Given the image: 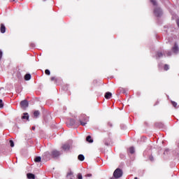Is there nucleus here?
I'll list each match as a JSON object with an SVG mask.
<instances>
[{"mask_svg": "<svg viewBox=\"0 0 179 179\" xmlns=\"http://www.w3.org/2000/svg\"><path fill=\"white\" fill-rule=\"evenodd\" d=\"M134 179H138V178H137V177H136V178H134Z\"/></svg>", "mask_w": 179, "mask_h": 179, "instance_id": "37", "label": "nucleus"}, {"mask_svg": "<svg viewBox=\"0 0 179 179\" xmlns=\"http://www.w3.org/2000/svg\"><path fill=\"white\" fill-rule=\"evenodd\" d=\"M77 178L83 179V175H81V173H78V175H77Z\"/></svg>", "mask_w": 179, "mask_h": 179, "instance_id": "27", "label": "nucleus"}, {"mask_svg": "<svg viewBox=\"0 0 179 179\" xmlns=\"http://www.w3.org/2000/svg\"><path fill=\"white\" fill-rule=\"evenodd\" d=\"M168 69H169V66L167 64H165V66H164V70L168 71Z\"/></svg>", "mask_w": 179, "mask_h": 179, "instance_id": "28", "label": "nucleus"}, {"mask_svg": "<svg viewBox=\"0 0 179 179\" xmlns=\"http://www.w3.org/2000/svg\"><path fill=\"white\" fill-rule=\"evenodd\" d=\"M30 80V74L27 73L24 75V80Z\"/></svg>", "mask_w": 179, "mask_h": 179, "instance_id": "19", "label": "nucleus"}, {"mask_svg": "<svg viewBox=\"0 0 179 179\" xmlns=\"http://www.w3.org/2000/svg\"><path fill=\"white\" fill-rule=\"evenodd\" d=\"M166 55H168V57L171 56V52H168V53H166Z\"/></svg>", "mask_w": 179, "mask_h": 179, "instance_id": "32", "label": "nucleus"}, {"mask_svg": "<svg viewBox=\"0 0 179 179\" xmlns=\"http://www.w3.org/2000/svg\"><path fill=\"white\" fill-rule=\"evenodd\" d=\"M45 74L46 76H50V71H49L48 69H46V70H45Z\"/></svg>", "mask_w": 179, "mask_h": 179, "instance_id": "23", "label": "nucleus"}, {"mask_svg": "<svg viewBox=\"0 0 179 179\" xmlns=\"http://www.w3.org/2000/svg\"><path fill=\"white\" fill-rule=\"evenodd\" d=\"M172 52H173V53H177L178 52V45L176 43L172 47Z\"/></svg>", "mask_w": 179, "mask_h": 179, "instance_id": "8", "label": "nucleus"}, {"mask_svg": "<svg viewBox=\"0 0 179 179\" xmlns=\"http://www.w3.org/2000/svg\"><path fill=\"white\" fill-rule=\"evenodd\" d=\"M3 101L0 99V108H3Z\"/></svg>", "mask_w": 179, "mask_h": 179, "instance_id": "26", "label": "nucleus"}, {"mask_svg": "<svg viewBox=\"0 0 179 179\" xmlns=\"http://www.w3.org/2000/svg\"><path fill=\"white\" fill-rule=\"evenodd\" d=\"M149 160L150 162H153V157H152V156L149 157Z\"/></svg>", "mask_w": 179, "mask_h": 179, "instance_id": "29", "label": "nucleus"}, {"mask_svg": "<svg viewBox=\"0 0 179 179\" xmlns=\"http://www.w3.org/2000/svg\"><path fill=\"white\" fill-rule=\"evenodd\" d=\"M171 103L172 104V106L177 107V102L171 101Z\"/></svg>", "mask_w": 179, "mask_h": 179, "instance_id": "25", "label": "nucleus"}, {"mask_svg": "<svg viewBox=\"0 0 179 179\" xmlns=\"http://www.w3.org/2000/svg\"><path fill=\"white\" fill-rule=\"evenodd\" d=\"M91 176H92L91 173H88V174H87V176H86V177H91Z\"/></svg>", "mask_w": 179, "mask_h": 179, "instance_id": "31", "label": "nucleus"}, {"mask_svg": "<svg viewBox=\"0 0 179 179\" xmlns=\"http://www.w3.org/2000/svg\"><path fill=\"white\" fill-rule=\"evenodd\" d=\"M50 156V157L52 158H56L59 157L60 153L59 151H57V150H52V152H50V155H49Z\"/></svg>", "mask_w": 179, "mask_h": 179, "instance_id": "3", "label": "nucleus"}, {"mask_svg": "<svg viewBox=\"0 0 179 179\" xmlns=\"http://www.w3.org/2000/svg\"><path fill=\"white\" fill-rule=\"evenodd\" d=\"M177 25L178 26L179 28V19L177 20Z\"/></svg>", "mask_w": 179, "mask_h": 179, "instance_id": "33", "label": "nucleus"}, {"mask_svg": "<svg viewBox=\"0 0 179 179\" xmlns=\"http://www.w3.org/2000/svg\"><path fill=\"white\" fill-rule=\"evenodd\" d=\"M164 56V54L162 52H158L157 53V57H158V58H161V57H162Z\"/></svg>", "mask_w": 179, "mask_h": 179, "instance_id": "18", "label": "nucleus"}, {"mask_svg": "<svg viewBox=\"0 0 179 179\" xmlns=\"http://www.w3.org/2000/svg\"><path fill=\"white\" fill-rule=\"evenodd\" d=\"M104 145H106V146H110L113 145V143H111V139L110 138H106V140H104Z\"/></svg>", "mask_w": 179, "mask_h": 179, "instance_id": "6", "label": "nucleus"}, {"mask_svg": "<svg viewBox=\"0 0 179 179\" xmlns=\"http://www.w3.org/2000/svg\"><path fill=\"white\" fill-rule=\"evenodd\" d=\"M13 1H15V0H13Z\"/></svg>", "mask_w": 179, "mask_h": 179, "instance_id": "38", "label": "nucleus"}, {"mask_svg": "<svg viewBox=\"0 0 179 179\" xmlns=\"http://www.w3.org/2000/svg\"><path fill=\"white\" fill-rule=\"evenodd\" d=\"M27 106H28L27 101L23 100V101H20V107H22V108L24 109V108H27Z\"/></svg>", "mask_w": 179, "mask_h": 179, "instance_id": "5", "label": "nucleus"}, {"mask_svg": "<svg viewBox=\"0 0 179 179\" xmlns=\"http://www.w3.org/2000/svg\"><path fill=\"white\" fill-rule=\"evenodd\" d=\"M62 150H69V145L65 144V145H62Z\"/></svg>", "mask_w": 179, "mask_h": 179, "instance_id": "15", "label": "nucleus"}, {"mask_svg": "<svg viewBox=\"0 0 179 179\" xmlns=\"http://www.w3.org/2000/svg\"><path fill=\"white\" fill-rule=\"evenodd\" d=\"M74 124H76V120H74L73 119L69 120V124H68V126L72 127Z\"/></svg>", "mask_w": 179, "mask_h": 179, "instance_id": "11", "label": "nucleus"}, {"mask_svg": "<svg viewBox=\"0 0 179 179\" xmlns=\"http://www.w3.org/2000/svg\"><path fill=\"white\" fill-rule=\"evenodd\" d=\"M110 97H111V92H106V94H104V98L106 99H110Z\"/></svg>", "mask_w": 179, "mask_h": 179, "instance_id": "10", "label": "nucleus"}, {"mask_svg": "<svg viewBox=\"0 0 179 179\" xmlns=\"http://www.w3.org/2000/svg\"><path fill=\"white\" fill-rule=\"evenodd\" d=\"M32 130H35V127H32Z\"/></svg>", "mask_w": 179, "mask_h": 179, "instance_id": "34", "label": "nucleus"}, {"mask_svg": "<svg viewBox=\"0 0 179 179\" xmlns=\"http://www.w3.org/2000/svg\"><path fill=\"white\" fill-rule=\"evenodd\" d=\"M39 115H40V113H39L38 110H36V111L34 112V116L35 117V118H38Z\"/></svg>", "mask_w": 179, "mask_h": 179, "instance_id": "17", "label": "nucleus"}, {"mask_svg": "<svg viewBox=\"0 0 179 179\" xmlns=\"http://www.w3.org/2000/svg\"><path fill=\"white\" fill-rule=\"evenodd\" d=\"M41 157H36V158H35V159H34L35 162H36V163L41 162Z\"/></svg>", "mask_w": 179, "mask_h": 179, "instance_id": "22", "label": "nucleus"}, {"mask_svg": "<svg viewBox=\"0 0 179 179\" xmlns=\"http://www.w3.org/2000/svg\"><path fill=\"white\" fill-rule=\"evenodd\" d=\"M107 125H108V127H112V124H111V123H110V122L107 123Z\"/></svg>", "mask_w": 179, "mask_h": 179, "instance_id": "30", "label": "nucleus"}, {"mask_svg": "<svg viewBox=\"0 0 179 179\" xmlns=\"http://www.w3.org/2000/svg\"><path fill=\"white\" fill-rule=\"evenodd\" d=\"M158 103H159V102H157V103H155V106L158 105Z\"/></svg>", "mask_w": 179, "mask_h": 179, "instance_id": "35", "label": "nucleus"}, {"mask_svg": "<svg viewBox=\"0 0 179 179\" xmlns=\"http://www.w3.org/2000/svg\"><path fill=\"white\" fill-rule=\"evenodd\" d=\"M8 143H10V147H11V148L15 147V143L13 142V141L10 140V141H8Z\"/></svg>", "mask_w": 179, "mask_h": 179, "instance_id": "20", "label": "nucleus"}, {"mask_svg": "<svg viewBox=\"0 0 179 179\" xmlns=\"http://www.w3.org/2000/svg\"><path fill=\"white\" fill-rule=\"evenodd\" d=\"M22 120H29V115L27 113H23V116H22Z\"/></svg>", "mask_w": 179, "mask_h": 179, "instance_id": "12", "label": "nucleus"}, {"mask_svg": "<svg viewBox=\"0 0 179 179\" xmlns=\"http://www.w3.org/2000/svg\"><path fill=\"white\" fill-rule=\"evenodd\" d=\"M26 176L27 177V179H35V175L30 173H27Z\"/></svg>", "mask_w": 179, "mask_h": 179, "instance_id": "9", "label": "nucleus"}, {"mask_svg": "<svg viewBox=\"0 0 179 179\" xmlns=\"http://www.w3.org/2000/svg\"><path fill=\"white\" fill-rule=\"evenodd\" d=\"M123 175V171L120 169H116L115 170V172H113V177L115 178H111L110 179H115V178H120Z\"/></svg>", "mask_w": 179, "mask_h": 179, "instance_id": "2", "label": "nucleus"}, {"mask_svg": "<svg viewBox=\"0 0 179 179\" xmlns=\"http://www.w3.org/2000/svg\"><path fill=\"white\" fill-rule=\"evenodd\" d=\"M85 141L90 143H93V139H91L90 136H87V138H85Z\"/></svg>", "mask_w": 179, "mask_h": 179, "instance_id": "13", "label": "nucleus"}, {"mask_svg": "<svg viewBox=\"0 0 179 179\" xmlns=\"http://www.w3.org/2000/svg\"><path fill=\"white\" fill-rule=\"evenodd\" d=\"M50 81H53L57 83V82H58V78H57V77H50Z\"/></svg>", "mask_w": 179, "mask_h": 179, "instance_id": "16", "label": "nucleus"}, {"mask_svg": "<svg viewBox=\"0 0 179 179\" xmlns=\"http://www.w3.org/2000/svg\"><path fill=\"white\" fill-rule=\"evenodd\" d=\"M129 153H130L131 155L135 153V148H134L133 147L129 148Z\"/></svg>", "mask_w": 179, "mask_h": 179, "instance_id": "14", "label": "nucleus"}, {"mask_svg": "<svg viewBox=\"0 0 179 179\" xmlns=\"http://www.w3.org/2000/svg\"><path fill=\"white\" fill-rule=\"evenodd\" d=\"M45 155L48 156L49 154H48V152H45Z\"/></svg>", "mask_w": 179, "mask_h": 179, "instance_id": "36", "label": "nucleus"}, {"mask_svg": "<svg viewBox=\"0 0 179 179\" xmlns=\"http://www.w3.org/2000/svg\"><path fill=\"white\" fill-rule=\"evenodd\" d=\"M84 159H85L84 155H78V160L83 162V161H84Z\"/></svg>", "mask_w": 179, "mask_h": 179, "instance_id": "21", "label": "nucleus"}, {"mask_svg": "<svg viewBox=\"0 0 179 179\" xmlns=\"http://www.w3.org/2000/svg\"><path fill=\"white\" fill-rule=\"evenodd\" d=\"M79 122L80 125L85 127L88 122V117L85 114H82L81 115H80Z\"/></svg>", "mask_w": 179, "mask_h": 179, "instance_id": "1", "label": "nucleus"}, {"mask_svg": "<svg viewBox=\"0 0 179 179\" xmlns=\"http://www.w3.org/2000/svg\"><path fill=\"white\" fill-rule=\"evenodd\" d=\"M150 3H152V4L154 6H157V1H155V0H150Z\"/></svg>", "mask_w": 179, "mask_h": 179, "instance_id": "24", "label": "nucleus"}, {"mask_svg": "<svg viewBox=\"0 0 179 179\" xmlns=\"http://www.w3.org/2000/svg\"><path fill=\"white\" fill-rule=\"evenodd\" d=\"M154 14H155V16L160 17L162 15V11L161 10V8H156L155 10H154Z\"/></svg>", "mask_w": 179, "mask_h": 179, "instance_id": "4", "label": "nucleus"}, {"mask_svg": "<svg viewBox=\"0 0 179 179\" xmlns=\"http://www.w3.org/2000/svg\"><path fill=\"white\" fill-rule=\"evenodd\" d=\"M0 33H6V27L4 26L3 24H0Z\"/></svg>", "mask_w": 179, "mask_h": 179, "instance_id": "7", "label": "nucleus"}]
</instances>
